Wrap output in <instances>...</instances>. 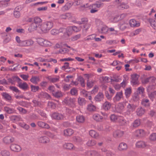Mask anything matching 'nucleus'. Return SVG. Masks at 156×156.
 I'll return each mask as SVG.
<instances>
[{"label": "nucleus", "instance_id": "338daca9", "mask_svg": "<svg viewBox=\"0 0 156 156\" xmlns=\"http://www.w3.org/2000/svg\"><path fill=\"white\" fill-rule=\"evenodd\" d=\"M37 112L41 116L44 118L47 117L46 114L43 111L38 110Z\"/></svg>", "mask_w": 156, "mask_h": 156}, {"label": "nucleus", "instance_id": "de8ad7c7", "mask_svg": "<svg viewBox=\"0 0 156 156\" xmlns=\"http://www.w3.org/2000/svg\"><path fill=\"white\" fill-rule=\"evenodd\" d=\"M78 102L80 105H83L86 103V101L84 98L79 97L78 98Z\"/></svg>", "mask_w": 156, "mask_h": 156}, {"label": "nucleus", "instance_id": "20e7f679", "mask_svg": "<svg viewBox=\"0 0 156 156\" xmlns=\"http://www.w3.org/2000/svg\"><path fill=\"white\" fill-rule=\"evenodd\" d=\"M51 117L53 119L58 120L66 119V117L64 115L58 112H54L52 113Z\"/></svg>", "mask_w": 156, "mask_h": 156}, {"label": "nucleus", "instance_id": "f257e3e1", "mask_svg": "<svg viewBox=\"0 0 156 156\" xmlns=\"http://www.w3.org/2000/svg\"><path fill=\"white\" fill-rule=\"evenodd\" d=\"M53 23L51 21L44 22L41 27V31L44 33L47 32L53 27Z\"/></svg>", "mask_w": 156, "mask_h": 156}, {"label": "nucleus", "instance_id": "c03bdc74", "mask_svg": "<svg viewBox=\"0 0 156 156\" xmlns=\"http://www.w3.org/2000/svg\"><path fill=\"white\" fill-rule=\"evenodd\" d=\"M96 144V141L94 140H89L87 143V145L88 146H94Z\"/></svg>", "mask_w": 156, "mask_h": 156}, {"label": "nucleus", "instance_id": "a18cd8bd", "mask_svg": "<svg viewBox=\"0 0 156 156\" xmlns=\"http://www.w3.org/2000/svg\"><path fill=\"white\" fill-rule=\"evenodd\" d=\"M129 8V6L127 5L122 3L118 6V8L120 10H123L124 9H127Z\"/></svg>", "mask_w": 156, "mask_h": 156}, {"label": "nucleus", "instance_id": "c756f323", "mask_svg": "<svg viewBox=\"0 0 156 156\" xmlns=\"http://www.w3.org/2000/svg\"><path fill=\"white\" fill-rule=\"evenodd\" d=\"M129 24L131 27H138L140 26V23H137L136 20L134 19L130 20Z\"/></svg>", "mask_w": 156, "mask_h": 156}, {"label": "nucleus", "instance_id": "bb28decb", "mask_svg": "<svg viewBox=\"0 0 156 156\" xmlns=\"http://www.w3.org/2000/svg\"><path fill=\"white\" fill-rule=\"evenodd\" d=\"M136 147L137 148H144L146 146L145 142L142 141H138L136 144Z\"/></svg>", "mask_w": 156, "mask_h": 156}, {"label": "nucleus", "instance_id": "2eb2a0df", "mask_svg": "<svg viewBox=\"0 0 156 156\" xmlns=\"http://www.w3.org/2000/svg\"><path fill=\"white\" fill-rule=\"evenodd\" d=\"M145 132L143 129H138L136 130L134 133V134L136 136H142L145 134Z\"/></svg>", "mask_w": 156, "mask_h": 156}, {"label": "nucleus", "instance_id": "774afa93", "mask_svg": "<svg viewBox=\"0 0 156 156\" xmlns=\"http://www.w3.org/2000/svg\"><path fill=\"white\" fill-rule=\"evenodd\" d=\"M155 91L151 93L148 94V96L150 99L153 101L154 98H155Z\"/></svg>", "mask_w": 156, "mask_h": 156}, {"label": "nucleus", "instance_id": "e433bc0d", "mask_svg": "<svg viewBox=\"0 0 156 156\" xmlns=\"http://www.w3.org/2000/svg\"><path fill=\"white\" fill-rule=\"evenodd\" d=\"M53 96L57 98H59L63 96L62 92L60 91H55L53 93Z\"/></svg>", "mask_w": 156, "mask_h": 156}, {"label": "nucleus", "instance_id": "6ab92c4d", "mask_svg": "<svg viewBox=\"0 0 156 156\" xmlns=\"http://www.w3.org/2000/svg\"><path fill=\"white\" fill-rule=\"evenodd\" d=\"M93 119L96 122H99L102 121L103 117L98 113L94 114L93 116Z\"/></svg>", "mask_w": 156, "mask_h": 156}, {"label": "nucleus", "instance_id": "dca6fc26", "mask_svg": "<svg viewBox=\"0 0 156 156\" xmlns=\"http://www.w3.org/2000/svg\"><path fill=\"white\" fill-rule=\"evenodd\" d=\"M117 122L121 126H125L126 125L127 122L124 118L121 116H119L118 118Z\"/></svg>", "mask_w": 156, "mask_h": 156}, {"label": "nucleus", "instance_id": "7c9ffc66", "mask_svg": "<svg viewBox=\"0 0 156 156\" xmlns=\"http://www.w3.org/2000/svg\"><path fill=\"white\" fill-rule=\"evenodd\" d=\"M111 106V104L109 102L106 101L103 104L102 108L105 110H108L110 109Z\"/></svg>", "mask_w": 156, "mask_h": 156}, {"label": "nucleus", "instance_id": "13d9d810", "mask_svg": "<svg viewBox=\"0 0 156 156\" xmlns=\"http://www.w3.org/2000/svg\"><path fill=\"white\" fill-rule=\"evenodd\" d=\"M119 41L116 40H109L106 41V43L109 44H117Z\"/></svg>", "mask_w": 156, "mask_h": 156}, {"label": "nucleus", "instance_id": "c9c22d12", "mask_svg": "<svg viewBox=\"0 0 156 156\" xmlns=\"http://www.w3.org/2000/svg\"><path fill=\"white\" fill-rule=\"evenodd\" d=\"M140 124V119H137L135 120L132 123V126L133 127L136 128L139 126Z\"/></svg>", "mask_w": 156, "mask_h": 156}, {"label": "nucleus", "instance_id": "a19ab883", "mask_svg": "<svg viewBox=\"0 0 156 156\" xmlns=\"http://www.w3.org/2000/svg\"><path fill=\"white\" fill-rule=\"evenodd\" d=\"M0 154L2 156H10V153L9 151L6 150L1 151Z\"/></svg>", "mask_w": 156, "mask_h": 156}, {"label": "nucleus", "instance_id": "72a5a7b5", "mask_svg": "<svg viewBox=\"0 0 156 156\" xmlns=\"http://www.w3.org/2000/svg\"><path fill=\"white\" fill-rule=\"evenodd\" d=\"M90 135L93 137L97 138L98 137L99 134L98 133L94 130H91L89 131Z\"/></svg>", "mask_w": 156, "mask_h": 156}, {"label": "nucleus", "instance_id": "ea45409f", "mask_svg": "<svg viewBox=\"0 0 156 156\" xmlns=\"http://www.w3.org/2000/svg\"><path fill=\"white\" fill-rule=\"evenodd\" d=\"M33 22L41 26L40 23L42 22V20L39 17L36 16L34 17Z\"/></svg>", "mask_w": 156, "mask_h": 156}, {"label": "nucleus", "instance_id": "6e6552de", "mask_svg": "<svg viewBox=\"0 0 156 156\" xmlns=\"http://www.w3.org/2000/svg\"><path fill=\"white\" fill-rule=\"evenodd\" d=\"M123 98V93L122 91L116 93L115 96L113 98L114 102H118Z\"/></svg>", "mask_w": 156, "mask_h": 156}, {"label": "nucleus", "instance_id": "6e6d98bb", "mask_svg": "<svg viewBox=\"0 0 156 156\" xmlns=\"http://www.w3.org/2000/svg\"><path fill=\"white\" fill-rule=\"evenodd\" d=\"M31 90L33 92H35L38 90L39 87L38 86H35L33 85L30 86Z\"/></svg>", "mask_w": 156, "mask_h": 156}, {"label": "nucleus", "instance_id": "f8f14e48", "mask_svg": "<svg viewBox=\"0 0 156 156\" xmlns=\"http://www.w3.org/2000/svg\"><path fill=\"white\" fill-rule=\"evenodd\" d=\"M40 27L39 24H37L33 22L30 26L28 29V30L30 32L33 31L37 29V28Z\"/></svg>", "mask_w": 156, "mask_h": 156}, {"label": "nucleus", "instance_id": "0e129e2a", "mask_svg": "<svg viewBox=\"0 0 156 156\" xmlns=\"http://www.w3.org/2000/svg\"><path fill=\"white\" fill-rule=\"evenodd\" d=\"M44 133L51 138H53L54 136V135L53 133L49 131H44Z\"/></svg>", "mask_w": 156, "mask_h": 156}, {"label": "nucleus", "instance_id": "052dcab7", "mask_svg": "<svg viewBox=\"0 0 156 156\" xmlns=\"http://www.w3.org/2000/svg\"><path fill=\"white\" fill-rule=\"evenodd\" d=\"M93 5L94 6V7L99 8L103 6V3L99 2H97L96 3L94 4Z\"/></svg>", "mask_w": 156, "mask_h": 156}, {"label": "nucleus", "instance_id": "37998d69", "mask_svg": "<svg viewBox=\"0 0 156 156\" xmlns=\"http://www.w3.org/2000/svg\"><path fill=\"white\" fill-rule=\"evenodd\" d=\"M96 107L92 104H90L87 105V109L90 112L94 111L96 110Z\"/></svg>", "mask_w": 156, "mask_h": 156}, {"label": "nucleus", "instance_id": "603ef678", "mask_svg": "<svg viewBox=\"0 0 156 156\" xmlns=\"http://www.w3.org/2000/svg\"><path fill=\"white\" fill-rule=\"evenodd\" d=\"M71 94L72 95L76 96L78 94V90L75 88H73L70 91Z\"/></svg>", "mask_w": 156, "mask_h": 156}, {"label": "nucleus", "instance_id": "864d4df0", "mask_svg": "<svg viewBox=\"0 0 156 156\" xmlns=\"http://www.w3.org/2000/svg\"><path fill=\"white\" fill-rule=\"evenodd\" d=\"M88 22V20L87 18H82L81 21H79L78 23L80 24H86Z\"/></svg>", "mask_w": 156, "mask_h": 156}, {"label": "nucleus", "instance_id": "ddd939ff", "mask_svg": "<svg viewBox=\"0 0 156 156\" xmlns=\"http://www.w3.org/2000/svg\"><path fill=\"white\" fill-rule=\"evenodd\" d=\"M14 141V139L11 136H7L3 139V141L6 144H9L13 142Z\"/></svg>", "mask_w": 156, "mask_h": 156}, {"label": "nucleus", "instance_id": "5fc2aeb1", "mask_svg": "<svg viewBox=\"0 0 156 156\" xmlns=\"http://www.w3.org/2000/svg\"><path fill=\"white\" fill-rule=\"evenodd\" d=\"M69 51V50L66 48H63L62 49H60L58 52L56 53V54L62 53L64 54Z\"/></svg>", "mask_w": 156, "mask_h": 156}, {"label": "nucleus", "instance_id": "b1692460", "mask_svg": "<svg viewBox=\"0 0 156 156\" xmlns=\"http://www.w3.org/2000/svg\"><path fill=\"white\" fill-rule=\"evenodd\" d=\"M141 105L146 108H148L150 106L149 100L147 99H143L141 102Z\"/></svg>", "mask_w": 156, "mask_h": 156}, {"label": "nucleus", "instance_id": "8fccbe9b", "mask_svg": "<svg viewBox=\"0 0 156 156\" xmlns=\"http://www.w3.org/2000/svg\"><path fill=\"white\" fill-rule=\"evenodd\" d=\"M73 31V30L71 26L69 27L66 29V31L67 34L68 36H69L71 34L72 32Z\"/></svg>", "mask_w": 156, "mask_h": 156}, {"label": "nucleus", "instance_id": "0eeeda50", "mask_svg": "<svg viewBox=\"0 0 156 156\" xmlns=\"http://www.w3.org/2000/svg\"><path fill=\"white\" fill-rule=\"evenodd\" d=\"M37 125L38 126L42 129H49L50 128V126L45 122L39 121L37 122Z\"/></svg>", "mask_w": 156, "mask_h": 156}, {"label": "nucleus", "instance_id": "393cba45", "mask_svg": "<svg viewBox=\"0 0 156 156\" xmlns=\"http://www.w3.org/2000/svg\"><path fill=\"white\" fill-rule=\"evenodd\" d=\"M73 133L74 131L71 129H67L64 131V134L66 136H71Z\"/></svg>", "mask_w": 156, "mask_h": 156}, {"label": "nucleus", "instance_id": "e2e57ef3", "mask_svg": "<svg viewBox=\"0 0 156 156\" xmlns=\"http://www.w3.org/2000/svg\"><path fill=\"white\" fill-rule=\"evenodd\" d=\"M81 36V35L80 34H78L75 35L71 38V40L73 41L77 40Z\"/></svg>", "mask_w": 156, "mask_h": 156}, {"label": "nucleus", "instance_id": "4c0bfd02", "mask_svg": "<svg viewBox=\"0 0 156 156\" xmlns=\"http://www.w3.org/2000/svg\"><path fill=\"white\" fill-rule=\"evenodd\" d=\"M119 116L114 114H111L110 116V120L112 122H117L118 118Z\"/></svg>", "mask_w": 156, "mask_h": 156}, {"label": "nucleus", "instance_id": "4468645a", "mask_svg": "<svg viewBox=\"0 0 156 156\" xmlns=\"http://www.w3.org/2000/svg\"><path fill=\"white\" fill-rule=\"evenodd\" d=\"M124 134L123 131L119 130L115 131L113 133V136L115 138H120L122 137Z\"/></svg>", "mask_w": 156, "mask_h": 156}, {"label": "nucleus", "instance_id": "bf43d9fd", "mask_svg": "<svg viewBox=\"0 0 156 156\" xmlns=\"http://www.w3.org/2000/svg\"><path fill=\"white\" fill-rule=\"evenodd\" d=\"M150 139L152 141H155L156 140V133H153L151 134L150 136Z\"/></svg>", "mask_w": 156, "mask_h": 156}, {"label": "nucleus", "instance_id": "09e8293b", "mask_svg": "<svg viewBox=\"0 0 156 156\" xmlns=\"http://www.w3.org/2000/svg\"><path fill=\"white\" fill-rule=\"evenodd\" d=\"M41 95L42 98L47 99H49L51 98L50 95L46 93L42 92L41 94Z\"/></svg>", "mask_w": 156, "mask_h": 156}, {"label": "nucleus", "instance_id": "79ce46f5", "mask_svg": "<svg viewBox=\"0 0 156 156\" xmlns=\"http://www.w3.org/2000/svg\"><path fill=\"white\" fill-rule=\"evenodd\" d=\"M131 92V89L130 87L127 88L125 90V94L126 98H128L130 96Z\"/></svg>", "mask_w": 156, "mask_h": 156}, {"label": "nucleus", "instance_id": "4be33fe9", "mask_svg": "<svg viewBox=\"0 0 156 156\" xmlns=\"http://www.w3.org/2000/svg\"><path fill=\"white\" fill-rule=\"evenodd\" d=\"M11 121L13 122H15L16 121H18L20 120L21 118L20 115H12L9 117Z\"/></svg>", "mask_w": 156, "mask_h": 156}, {"label": "nucleus", "instance_id": "3c124183", "mask_svg": "<svg viewBox=\"0 0 156 156\" xmlns=\"http://www.w3.org/2000/svg\"><path fill=\"white\" fill-rule=\"evenodd\" d=\"M73 140L75 143H80L82 141V139L79 136H74L73 137Z\"/></svg>", "mask_w": 156, "mask_h": 156}, {"label": "nucleus", "instance_id": "1a4fd4ad", "mask_svg": "<svg viewBox=\"0 0 156 156\" xmlns=\"http://www.w3.org/2000/svg\"><path fill=\"white\" fill-rule=\"evenodd\" d=\"M2 98L5 100L9 102H11L12 101V96L9 93L4 92L1 93Z\"/></svg>", "mask_w": 156, "mask_h": 156}, {"label": "nucleus", "instance_id": "f704fd0d", "mask_svg": "<svg viewBox=\"0 0 156 156\" xmlns=\"http://www.w3.org/2000/svg\"><path fill=\"white\" fill-rule=\"evenodd\" d=\"M76 120L79 123H83L85 120V118L83 115H78L76 116Z\"/></svg>", "mask_w": 156, "mask_h": 156}, {"label": "nucleus", "instance_id": "680f3d73", "mask_svg": "<svg viewBox=\"0 0 156 156\" xmlns=\"http://www.w3.org/2000/svg\"><path fill=\"white\" fill-rule=\"evenodd\" d=\"M17 109L20 112H22L23 114H26L27 112V110L20 107H19L17 108Z\"/></svg>", "mask_w": 156, "mask_h": 156}, {"label": "nucleus", "instance_id": "412c9836", "mask_svg": "<svg viewBox=\"0 0 156 156\" xmlns=\"http://www.w3.org/2000/svg\"><path fill=\"white\" fill-rule=\"evenodd\" d=\"M111 65L113 66H116L118 65L117 66L115 67V68H122L123 67L122 65H124V63L120 62L118 61H115L111 64Z\"/></svg>", "mask_w": 156, "mask_h": 156}, {"label": "nucleus", "instance_id": "cd10ccee", "mask_svg": "<svg viewBox=\"0 0 156 156\" xmlns=\"http://www.w3.org/2000/svg\"><path fill=\"white\" fill-rule=\"evenodd\" d=\"M39 142L43 143H47L49 142L48 138L46 136H42L38 138Z\"/></svg>", "mask_w": 156, "mask_h": 156}, {"label": "nucleus", "instance_id": "2f4dec72", "mask_svg": "<svg viewBox=\"0 0 156 156\" xmlns=\"http://www.w3.org/2000/svg\"><path fill=\"white\" fill-rule=\"evenodd\" d=\"M63 147L64 148L70 150H73L74 148V145L70 143H65L63 144Z\"/></svg>", "mask_w": 156, "mask_h": 156}, {"label": "nucleus", "instance_id": "58836bf2", "mask_svg": "<svg viewBox=\"0 0 156 156\" xmlns=\"http://www.w3.org/2000/svg\"><path fill=\"white\" fill-rule=\"evenodd\" d=\"M145 112V109L142 108L137 109L136 111L137 114L139 116H141L143 115Z\"/></svg>", "mask_w": 156, "mask_h": 156}, {"label": "nucleus", "instance_id": "9b49d317", "mask_svg": "<svg viewBox=\"0 0 156 156\" xmlns=\"http://www.w3.org/2000/svg\"><path fill=\"white\" fill-rule=\"evenodd\" d=\"M4 111L8 114H12L16 113V111L13 108H11L8 106H5Z\"/></svg>", "mask_w": 156, "mask_h": 156}, {"label": "nucleus", "instance_id": "473e14b6", "mask_svg": "<svg viewBox=\"0 0 156 156\" xmlns=\"http://www.w3.org/2000/svg\"><path fill=\"white\" fill-rule=\"evenodd\" d=\"M30 81L33 83L37 84L40 81V78L38 76H33L30 80Z\"/></svg>", "mask_w": 156, "mask_h": 156}, {"label": "nucleus", "instance_id": "a878e982", "mask_svg": "<svg viewBox=\"0 0 156 156\" xmlns=\"http://www.w3.org/2000/svg\"><path fill=\"white\" fill-rule=\"evenodd\" d=\"M139 76L136 74H135L132 76V80L131 82L134 84H136L138 83V79Z\"/></svg>", "mask_w": 156, "mask_h": 156}, {"label": "nucleus", "instance_id": "39448f33", "mask_svg": "<svg viewBox=\"0 0 156 156\" xmlns=\"http://www.w3.org/2000/svg\"><path fill=\"white\" fill-rule=\"evenodd\" d=\"M127 104L126 111L125 112V115H129L132 112L135 110L136 108V106L133 104H130L128 103Z\"/></svg>", "mask_w": 156, "mask_h": 156}, {"label": "nucleus", "instance_id": "7ed1b4c3", "mask_svg": "<svg viewBox=\"0 0 156 156\" xmlns=\"http://www.w3.org/2000/svg\"><path fill=\"white\" fill-rule=\"evenodd\" d=\"M13 78L17 82L18 86L20 88L23 90L27 89L28 85L26 83H22V80L17 76H14L13 77Z\"/></svg>", "mask_w": 156, "mask_h": 156}, {"label": "nucleus", "instance_id": "9d476101", "mask_svg": "<svg viewBox=\"0 0 156 156\" xmlns=\"http://www.w3.org/2000/svg\"><path fill=\"white\" fill-rule=\"evenodd\" d=\"M128 103V102L126 100L122 102L119 103L117 106V108L119 110V112H122Z\"/></svg>", "mask_w": 156, "mask_h": 156}, {"label": "nucleus", "instance_id": "4d7b16f0", "mask_svg": "<svg viewBox=\"0 0 156 156\" xmlns=\"http://www.w3.org/2000/svg\"><path fill=\"white\" fill-rule=\"evenodd\" d=\"M48 106L49 108L54 109L55 107V105L54 103L52 102L48 101Z\"/></svg>", "mask_w": 156, "mask_h": 156}, {"label": "nucleus", "instance_id": "49530a36", "mask_svg": "<svg viewBox=\"0 0 156 156\" xmlns=\"http://www.w3.org/2000/svg\"><path fill=\"white\" fill-rule=\"evenodd\" d=\"M78 81H79L81 86L84 87L85 86V83H84V80L83 77L81 76H78L77 78Z\"/></svg>", "mask_w": 156, "mask_h": 156}, {"label": "nucleus", "instance_id": "69168bd1", "mask_svg": "<svg viewBox=\"0 0 156 156\" xmlns=\"http://www.w3.org/2000/svg\"><path fill=\"white\" fill-rule=\"evenodd\" d=\"M32 102L34 104L35 107L40 106L41 105V103L36 100H33Z\"/></svg>", "mask_w": 156, "mask_h": 156}, {"label": "nucleus", "instance_id": "5701e85b", "mask_svg": "<svg viewBox=\"0 0 156 156\" xmlns=\"http://www.w3.org/2000/svg\"><path fill=\"white\" fill-rule=\"evenodd\" d=\"M104 98V94L101 92H99L95 97L94 99L96 101L99 102L102 100Z\"/></svg>", "mask_w": 156, "mask_h": 156}, {"label": "nucleus", "instance_id": "423d86ee", "mask_svg": "<svg viewBox=\"0 0 156 156\" xmlns=\"http://www.w3.org/2000/svg\"><path fill=\"white\" fill-rule=\"evenodd\" d=\"M10 148L12 151L16 152H19L22 149L20 145L15 144H11L10 145Z\"/></svg>", "mask_w": 156, "mask_h": 156}, {"label": "nucleus", "instance_id": "aec40b11", "mask_svg": "<svg viewBox=\"0 0 156 156\" xmlns=\"http://www.w3.org/2000/svg\"><path fill=\"white\" fill-rule=\"evenodd\" d=\"M155 80L154 77L151 76L144 79L142 81V83L144 84L150 82H153Z\"/></svg>", "mask_w": 156, "mask_h": 156}, {"label": "nucleus", "instance_id": "a211bd4d", "mask_svg": "<svg viewBox=\"0 0 156 156\" xmlns=\"http://www.w3.org/2000/svg\"><path fill=\"white\" fill-rule=\"evenodd\" d=\"M85 154L87 156H100V154L94 151H89L85 152Z\"/></svg>", "mask_w": 156, "mask_h": 156}, {"label": "nucleus", "instance_id": "f03ea898", "mask_svg": "<svg viewBox=\"0 0 156 156\" xmlns=\"http://www.w3.org/2000/svg\"><path fill=\"white\" fill-rule=\"evenodd\" d=\"M75 101L76 99L75 98L67 97L64 99L62 103L70 107H73L75 106Z\"/></svg>", "mask_w": 156, "mask_h": 156}, {"label": "nucleus", "instance_id": "c85d7f7f", "mask_svg": "<svg viewBox=\"0 0 156 156\" xmlns=\"http://www.w3.org/2000/svg\"><path fill=\"white\" fill-rule=\"evenodd\" d=\"M59 76H57L55 77H52L51 76H48L47 77V79H48L50 82L54 83L59 81Z\"/></svg>", "mask_w": 156, "mask_h": 156}, {"label": "nucleus", "instance_id": "f3484780", "mask_svg": "<svg viewBox=\"0 0 156 156\" xmlns=\"http://www.w3.org/2000/svg\"><path fill=\"white\" fill-rule=\"evenodd\" d=\"M128 148L127 145L124 142H121L119 144L118 149L120 151H124L126 150Z\"/></svg>", "mask_w": 156, "mask_h": 156}]
</instances>
